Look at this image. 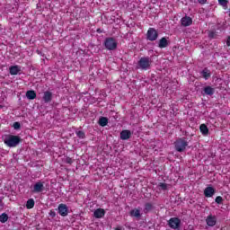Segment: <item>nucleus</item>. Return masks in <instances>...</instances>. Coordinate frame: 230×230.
<instances>
[{
	"instance_id": "1",
	"label": "nucleus",
	"mask_w": 230,
	"mask_h": 230,
	"mask_svg": "<svg viewBox=\"0 0 230 230\" xmlns=\"http://www.w3.org/2000/svg\"><path fill=\"white\" fill-rule=\"evenodd\" d=\"M4 143V145H6V146H9V148H15V146H17V145L21 143V137L15 135H9L6 137Z\"/></svg>"
},
{
	"instance_id": "2",
	"label": "nucleus",
	"mask_w": 230,
	"mask_h": 230,
	"mask_svg": "<svg viewBox=\"0 0 230 230\" xmlns=\"http://www.w3.org/2000/svg\"><path fill=\"white\" fill-rule=\"evenodd\" d=\"M187 146H188V140H186V137L178 138L174 142V148L176 152H184Z\"/></svg>"
},
{
	"instance_id": "3",
	"label": "nucleus",
	"mask_w": 230,
	"mask_h": 230,
	"mask_svg": "<svg viewBox=\"0 0 230 230\" xmlns=\"http://www.w3.org/2000/svg\"><path fill=\"white\" fill-rule=\"evenodd\" d=\"M152 66V60L148 57H143L138 60V67L142 71H148Z\"/></svg>"
},
{
	"instance_id": "4",
	"label": "nucleus",
	"mask_w": 230,
	"mask_h": 230,
	"mask_svg": "<svg viewBox=\"0 0 230 230\" xmlns=\"http://www.w3.org/2000/svg\"><path fill=\"white\" fill-rule=\"evenodd\" d=\"M104 47L109 51H114L118 48V41L112 37L106 38L104 40Z\"/></svg>"
},
{
	"instance_id": "5",
	"label": "nucleus",
	"mask_w": 230,
	"mask_h": 230,
	"mask_svg": "<svg viewBox=\"0 0 230 230\" xmlns=\"http://www.w3.org/2000/svg\"><path fill=\"white\" fill-rule=\"evenodd\" d=\"M159 38V32L155 28L150 27L146 32V39L151 42H154L156 39Z\"/></svg>"
},
{
	"instance_id": "6",
	"label": "nucleus",
	"mask_w": 230,
	"mask_h": 230,
	"mask_svg": "<svg viewBox=\"0 0 230 230\" xmlns=\"http://www.w3.org/2000/svg\"><path fill=\"white\" fill-rule=\"evenodd\" d=\"M168 226L171 229H181V219L179 217H171L168 220Z\"/></svg>"
},
{
	"instance_id": "7",
	"label": "nucleus",
	"mask_w": 230,
	"mask_h": 230,
	"mask_svg": "<svg viewBox=\"0 0 230 230\" xmlns=\"http://www.w3.org/2000/svg\"><path fill=\"white\" fill-rule=\"evenodd\" d=\"M58 212L60 217H67L69 215V208H67V205L61 203L58 207Z\"/></svg>"
},
{
	"instance_id": "8",
	"label": "nucleus",
	"mask_w": 230,
	"mask_h": 230,
	"mask_svg": "<svg viewBox=\"0 0 230 230\" xmlns=\"http://www.w3.org/2000/svg\"><path fill=\"white\" fill-rule=\"evenodd\" d=\"M44 191V182L37 181L33 185L32 193H42Z\"/></svg>"
},
{
	"instance_id": "9",
	"label": "nucleus",
	"mask_w": 230,
	"mask_h": 230,
	"mask_svg": "<svg viewBox=\"0 0 230 230\" xmlns=\"http://www.w3.org/2000/svg\"><path fill=\"white\" fill-rule=\"evenodd\" d=\"M206 224L208 227H215L217 226V216L208 215L206 218Z\"/></svg>"
},
{
	"instance_id": "10",
	"label": "nucleus",
	"mask_w": 230,
	"mask_h": 230,
	"mask_svg": "<svg viewBox=\"0 0 230 230\" xmlns=\"http://www.w3.org/2000/svg\"><path fill=\"white\" fill-rule=\"evenodd\" d=\"M215 193H217V190H215V188L208 186L207 188H205L204 190V196L207 199H211V197H213V195H215Z\"/></svg>"
},
{
	"instance_id": "11",
	"label": "nucleus",
	"mask_w": 230,
	"mask_h": 230,
	"mask_svg": "<svg viewBox=\"0 0 230 230\" xmlns=\"http://www.w3.org/2000/svg\"><path fill=\"white\" fill-rule=\"evenodd\" d=\"M170 46V41L168 40V38L163 37L158 41V48L160 49H164V48H168Z\"/></svg>"
},
{
	"instance_id": "12",
	"label": "nucleus",
	"mask_w": 230,
	"mask_h": 230,
	"mask_svg": "<svg viewBox=\"0 0 230 230\" xmlns=\"http://www.w3.org/2000/svg\"><path fill=\"white\" fill-rule=\"evenodd\" d=\"M42 100L44 103H50V102L53 100V93L50 91H45L43 93Z\"/></svg>"
},
{
	"instance_id": "13",
	"label": "nucleus",
	"mask_w": 230,
	"mask_h": 230,
	"mask_svg": "<svg viewBox=\"0 0 230 230\" xmlns=\"http://www.w3.org/2000/svg\"><path fill=\"white\" fill-rule=\"evenodd\" d=\"M9 73L12 76L19 75V73H21V66H19L18 65L11 66L9 67Z\"/></svg>"
},
{
	"instance_id": "14",
	"label": "nucleus",
	"mask_w": 230,
	"mask_h": 230,
	"mask_svg": "<svg viewBox=\"0 0 230 230\" xmlns=\"http://www.w3.org/2000/svg\"><path fill=\"white\" fill-rule=\"evenodd\" d=\"M181 26L188 27L193 24V20L190 16H185L181 18Z\"/></svg>"
},
{
	"instance_id": "15",
	"label": "nucleus",
	"mask_w": 230,
	"mask_h": 230,
	"mask_svg": "<svg viewBox=\"0 0 230 230\" xmlns=\"http://www.w3.org/2000/svg\"><path fill=\"white\" fill-rule=\"evenodd\" d=\"M132 136V132L128 129H124L120 132V139L123 141H127V139H130V137Z\"/></svg>"
},
{
	"instance_id": "16",
	"label": "nucleus",
	"mask_w": 230,
	"mask_h": 230,
	"mask_svg": "<svg viewBox=\"0 0 230 230\" xmlns=\"http://www.w3.org/2000/svg\"><path fill=\"white\" fill-rule=\"evenodd\" d=\"M200 75L204 80H209L211 78V70L206 67L200 72Z\"/></svg>"
},
{
	"instance_id": "17",
	"label": "nucleus",
	"mask_w": 230,
	"mask_h": 230,
	"mask_svg": "<svg viewBox=\"0 0 230 230\" xmlns=\"http://www.w3.org/2000/svg\"><path fill=\"white\" fill-rule=\"evenodd\" d=\"M93 217L95 218H103L105 217V210L103 208H97L93 213Z\"/></svg>"
},
{
	"instance_id": "18",
	"label": "nucleus",
	"mask_w": 230,
	"mask_h": 230,
	"mask_svg": "<svg viewBox=\"0 0 230 230\" xmlns=\"http://www.w3.org/2000/svg\"><path fill=\"white\" fill-rule=\"evenodd\" d=\"M205 94H207L208 96H213V94H215V88L211 87V86H206L203 89Z\"/></svg>"
},
{
	"instance_id": "19",
	"label": "nucleus",
	"mask_w": 230,
	"mask_h": 230,
	"mask_svg": "<svg viewBox=\"0 0 230 230\" xmlns=\"http://www.w3.org/2000/svg\"><path fill=\"white\" fill-rule=\"evenodd\" d=\"M26 97L28 100H35V98H37V93L33 90H29L26 92Z\"/></svg>"
},
{
	"instance_id": "20",
	"label": "nucleus",
	"mask_w": 230,
	"mask_h": 230,
	"mask_svg": "<svg viewBox=\"0 0 230 230\" xmlns=\"http://www.w3.org/2000/svg\"><path fill=\"white\" fill-rule=\"evenodd\" d=\"M98 123L100 127H107L109 125V119L107 117H101Z\"/></svg>"
},
{
	"instance_id": "21",
	"label": "nucleus",
	"mask_w": 230,
	"mask_h": 230,
	"mask_svg": "<svg viewBox=\"0 0 230 230\" xmlns=\"http://www.w3.org/2000/svg\"><path fill=\"white\" fill-rule=\"evenodd\" d=\"M199 130H200L201 134H203V136H208L209 134V128H208V126L206 124H201L199 126Z\"/></svg>"
},
{
	"instance_id": "22",
	"label": "nucleus",
	"mask_w": 230,
	"mask_h": 230,
	"mask_svg": "<svg viewBox=\"0 0 230 230\" xmlns=\"http://www.w3.org/2000/svg\"><path fill=\"white\" fill-rule=\"evenodd\" d=\"M129 215L135 217V218H141V211L137 208L130 210Z\"/></svg>"
},
{
	"instance_id": "23",
	"label": "nucleus",
	"mask_w": 230,
	"mask_h": 230,
	"mask_svg": "<svg viewBox=\"0 0 230 230\" xmlns=\"http://www.w3.org/2000/svg\"><path fill=\"white\" fill-rule=\"evenodd\" d=\"M26 208L27 209H33L35 208V199H29L26 202Z\"/></svg>"
},
{
	"instance_id": "24",
	"label": "nucleus",
	"mask_w": 230,
	"mask_h": 230,
	"mask_svg": "<svg viewBox=\"0 0 230 230\" xmlns=\"http://www.w3.org/2000/svg\"><path fill=\"white\" fill-rule=\"evenodd\" d=\"M219 6H222L224 10H227V4H229V0H217Z\"/></svg>"
},
{
	"instance_id": "25",
	"label": "nucleus",
	"mask_w": 230,
	"mask_h": 230,
	"mask_svg": "<svg viewBox=\"0 0 230 230\" xmlns=\"http://www.w3.org/2000/svg\"><path fill=\"white\" fill-rule=\"evenodd\" d=\"M154 209V205L152 203H146L144 213H150Z\"/></svg>"
},
{
	"instance_id": "26",
	"label": "nucleus",
	"mask_w": 230,
	"mask_h": 230,
	"mask_svg": "<svg viewBox=\"0 0 230 230\" xmlns=\"http://www.w3.org/2000/svg\"><path fill=\"white\" fill-rule=\"evenodd\" d=\"M0 222L2 224H6V222H8V214L3 213L2 215H0Z\"/></svg>"
},
{
	"instance_id": "27",
	"label": "nucleus",
	"mask_w": 230,
	"mask_h": 230,
	"mask_svg": "<svg viewBox=\"0 0 230 230\" xmlns=\"http://www.w3.org/2000/svg\"><path fill=\"white\" fill-rule=\"evenodd\" d=\"M77 137H79V139H85V132L79 130L75 132Z\"/></svg>"
},
{
	"instance_id": "28",
	"label": "nucleus",
	"mask_w": 230,
	"mask_h": 230,
	"mask_svg": "<svg viewBox=\"0 0 230 230\" xmlns=\"http://www.w3.org/2000/svg\"><path fill=\"white\" fill-rule=\"evenodd\" d=\"M158 186L163 190V191H166V190H168V184L164 182H160Z\"/></svg>"
},
{
	"instance_id": "29",
	"label": "nucleus",
	"mask_w": 230,
	"mask_h": 230,
	"mask_svg": "<svg viewBox=\"0 0 230 230\" xmlns=\"http://www.w3.org/2000/svg\"><path fill=\"white\" fill-rule=\"evenodd\" d=\"M215 202L217 204H224V198H222V196H217L216 199H215Z\"/></svg>"
},
{
	"instance_id": "30",
	"label": "nucleus",
	"mask_w": 230,
	"mask_h": 230,
	"mask_svg": "<svg viewBox=\"0 0 230 230\" xmlns=\"http://www.w3.org/2000/svg\"><path fill=\"white\" fill-rule=\"evenodd\" d=\"M208 38H209V39H216V38H217V31H210L208 32Z\"/></svg>"
},
{
	"instance_id": "31",
	"label": "nucleus",
	"mask_w": 230,
	"mask_h": 230,
	"mask_svg": "<svg viewBox=\"0 0 230 230\" xmlns=\"http://www.w3.org/2000/svg\"><path fill=\"white\" fill-rule=\"evenodd\" d=\"M13 127L14 130H19V128H21V123L14 122Z\"/></svg>"
},
{
	"instance_id": "32",
	"label": "nucleus",
	"mask_w": 230,
	"mask_h": 230,
	"mask_svg": "<svg viewBox=\"0 0 230 230\" xmlns=\"http://www.w3.org/2000/svg\"><path fill=\"white\" fill-rule=\"evenodd\" d=\"M49 217H51V218H55V217H57V212H55V210L51 209L49 213Z\"/></svg>"
},
{
	"instance_id": "33",
	"label": "nucleus",
	"mask_w": 230,
	"mask_h": 230,
	"mask_svg": "<svg viewBox=\"0 0 230 230\" xmlns=\"http://www.w3.org/2000/svg\"><path fill=\"white\" fill-rule=\"evenodd\" d=\"M66 164H71L72 163H74V160H73V158L68 156L66 158Z\"/></svg>"
},
{
	"instance_id": "34",
	"label": "nucleus",
	"mask_w": 230,
	"mask_h": 230,
	"mask_svg": "<svg viewBox=\"0 0 230 230\" xmlns=\"http://www.w3.org/2000/svg\"><path fill=\"white\" fill-rule=\"evenodd\" d=\"M198 3L199 4H206V3H208V0H198Z\"/></svg>"
},
{
	"instance_id": "35",
	"label": "nucleus",
	"mask_w": 230,
	"mask_h": 230,
	"mask_svg": "<svg viewBox=\"0 0 230 230\" xmlns=\"http://www.w3.org/2000/svg\"><path fill=\"white\" fill-rule=\"evenodd\" d=\"M226 46L230 47V36L226 39Z\"/></svg>"
},
{
	"instance_id": "36",
	"label": "nucleus",
	"mask_w": 230,
	"mask_h": 230,
	"mask_svg": "<svg viewBox=\"0 0 230 230\" xmlns=\"http://www.w3.org/2000/svg\"><path fill=\"white\" fill-rule=\"evenodd\" d=\"M0 208H4V203H3V199H0Z\"/></svg>"
},
{
	"instance_id": "37",
	"label": "nucleus",
	"mask_w": 230,
	"mask_h": 230,
	"mask_svg": "<svg viewBox=\"0 0 230 230\" xmlns=\"http://www.w3.org/2000/svg\"><path fill=\"white\" fill-rule=\"evenodd\" d=\"M97 33H102V30L98 29Z\"/></svg>"
},
{
	"instance_id": "38",
	"label": "nucleus",
	"mask_w": 230,
	"mask_h": 230,
	"mask_svg": "<svg viewBox=\"0 0 230 230\" xmlns=\"http://www.w3.org/2000/svg\"><path fill=\"white\" fill-rule=\"evenodd\" d=\"M115 230H121V228H116Z\"/></svg>"
}]
</instances>
